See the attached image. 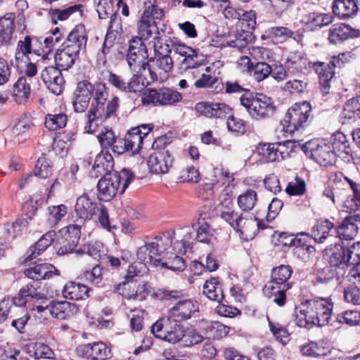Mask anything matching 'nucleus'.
Returning a JSON list of instances; mask_svg holds the SVG:
<instances>
[{
  "mask_svg": "<svg viewBox=\"0 0 360 360\" xmlns=\"http://www.w3.org/2000/svg\"><path fill=\"white\" fill-rule=\"evenodd\" d=\"M87 42L85 27L79 24L69 33L55 54L56 65L60 70H68L79 58V53L84 52Z\"/></svg>",
  "mask_w": 360,
  "mask_h": 360,
  "instance_id": "f257e3e1",
  "label": "nucleus"
},
{
  "mask_svg": "<svg viewBox=\"0 0 360 360\" xmlns=\"http://www.w3.org/2000/svg\"><path fill=\"white\" fill-rule=\"evenodd\" d=\"M154 152L149 156L148 165L150 171L157 174H164L174 172V146L165 136L157 138L153 143Z\"/></svg>",
  "mask_w": 360,
  "mask_h": 360,
  "instance_id": "f03ea898",
  "label": "nucleus"
},
{
  "mask_svg": "<svg viewBox=\"0 0 360 360\" xmlns=\"http://www.w3.org/2000/svg\"><path fill=\"white\" fill-rule=\"evenodd\" d=\"M292 269L289 265H280L271 270L270 281L264 285L263 291L278 306L283 307L286 302V291L291 289L292 282L289 280Z\"/></svg>",
  "mask_w": 360,
  "mask_h": 360,
  "instance_id": "7ed1b4c3",
  "label": "nucleus"
},
{
  "mask_svg": "<svg viewBox=\"0 0 360 360\" xmlns=\"http://www.w3.org/2000/svg\"><path fill=\"white\" fill-rule=\"evenodd\" d=\"M134 179V174L127 169L105 174L97 184L98 198L101 200L109 201L118 192L122 194Z\"/></svg>",
  "mask_w": 360,
  "mask_h": 360,
  "instance_id": "20e7f679",
  "label": "nucleus"
},
{
  "mask_svg": "<svg viewBox=\"0 0 360 360\" xmlns=\"http://www.w3.org/2000/svg\"><path fill=\"white\" fill-rule=\"evenodd\" d=\"M240 103L251 118L257 121L272 117L276 110L272 98L261 93L246 91L240 97Z\"/></svg>",
  "mask_w": 360,
  "mask_h": 360,
  "instance_id": "39448f33",
  "label": "nucleus"
},
{
  "mask_svg": "<svg viewBox=\"0 0 360 360\" xmlns=\"http://www.w3.org/2000/svg\"><path fill=\"white\" fill-rule=\"evenodd\" d=\"M85 85L88 88L90 98L92 100L89 110H92L94 112H100L105 117L115 116L119 108V98L117 96L112 97L105 107L109 96L105 84L101 82L91 84L86 80Z\"/></svg>",
  "mask_w": 360,
  "mask_h": 360,
  "instance_id": "423d86ee",
  "label": "nucleus"
},
{
  "mask_svg": "<svg viewBox=\"0 0 360 360\" xmlns=\"http://www.w3.org/2000/svg\"><path fill=\"white\" fill-rule=\"evenodd\" d=\"M311 108L308 102L295 103L286 112L281 124L285 132L292 134L307 127L311 120Z\"/></svg>",
  "mask_w": 360,
  "mask_h": 360,
  "instance_id": "0eeeda50",
  "label": "nucleus"
},
{
  "mask_svg": "<svg viewBox=\"0 0 360 360\" xmlns=\"http://www.w3.org/2000/svg\"><path fill=\"white\" fill-rule=\"evenodd\" d=\"M170 244L169 237L155 236L152 241L139 248L136 252L137 259L145 265L158 266L163 259L162 254H165Z\"/></svg>",
  "mask_w": 360,
  "mask_h": 360,
  "instance_id": "6e6552de",
  "label": "nucleus"
},
{
  "mask_svg": "<svg viewBox=\"0 0 360 360\" xmlns=\"http://www.w3.org/2000/svg\"><path fill=\"white\" fill-rule=\"evenodd\" d=\"M156 0H150L155 2ZM145 10L143 12L140 20L137 22V30L139 37L143 40H147L151 37L153 34L160 35L157 26V20H160L164 17V11L158 8L154 3L148 6L145 4Z\"/></svg>",
  "mask_w": 360,
  "mask_h": 360,
  "instance_id": "1a4fd4ad",
  "label": "nucleus"
},
{
  "mask_svg": "<svg viewBox=\"0 0 360 360\" xmlns=\"http://www.w3.org/2000/svg\"><path fill=\"white\" fill-rule=\"evenodd\" d=\"M180 323L166 316L151 326V332L156 338L175 344L181 341L184 335L185 328Z\"/></svg>",
  "mask_w": 360,
  "mask_h": 360,
  "instance_id": "9d476101",
  "label": "nucleus"
},
{
  "mask_svg": "<svg viewBox=\"0 0 360 360\" xmlns=\"http://www.w3.org/2000/svg\"><path fill=\"white\" fill-rule=\"evenodd\" d=\"M148 51L141 38L134 37L129 41L127 60L129 69L134 72H146Z\"/></svg>",
  "mask_w": 360,
  "mask_h": 360,
  "instance_id": "9b49d317",
  "label": "nucleus"
},
{
  "mask_svg": "<svg viewBox=\"0 0 360 360\" xmlns=\"http://www.w3.org/2000/svg\"><path fill=\"white\" fill-rule=\"evenodd\" d=\"M302 149L307 156L321 165H332L335 162V153L330 143L311 140L303 145Z\"/></svg>",
  "mask_w": 360,
  "mask_h": 360,
  "instance_id": "f8f14e48",
  "label": "nucleus"
},
{
  "mask_svg": "<svg viewBox=\"0 0 360 360\" xmlns=\"http://www.w3.org/2000/svg\"><path fill=\"white\" fill-rule=\"evenodd\" d=\"M182 99L181 94L169 88L147 89L141 97L143 105H172Z\"/></svg>",
  "mask_w": 360,
  "mask_h": 360,
  "instance_id": "ddd939ff",
  "label": "nucleus"
},
{
  "mask_svg": "<svg viewBox=\"0 0 360 360\" xmlns=\"http://www.w3.org/2000/svg\"><path fill=\"white\" fill-rule=\"evenodd\" d=\"M306 302L312 316V325L323 326L329 323L333 309L330 299L316 297Z\"/></svg>",
  "mask_w": 360,
  "mask_h": 360,
  "instance_id": "4468645a",
  "label": "nucleus"
},
{
  "mask_svg": "<svg viewBox=\"0 0 360 360\" xmlns=\"http://www.w3.org/2000/svg\"><path fill=\"white\" fill-rule=\"evenodd\" d=\"M146 72L148 78H146V84H151L155 82L162 80V73L169 72L174 65V61L170 55L154 56L146 60Z\"/></svg>",
  "mask_w": 360,
  "mask_h": 360,
  "instance_id": "2eb2a0df",
  "label": "nucleus"
},
{
  "mask_svg": "<svg viewBox=\"0 0 360 360\" xmlns=\"http://www.w3.org/2000/svg\"><path fill=\"white\" fill-rule=\"evenodd\" d=\"M98 212V206L94 200L86 194L77 198L75 205V212L71 214V220L73 222L84 224L91 220Z\"/></svg>",
  "mask_w": 360,
  "mask_h": 360,
  "instance_id": "dca6fc26",
  "label": "nucleus"
},
{
  "mask_svg": "<svg viewBox=\"0 0 360 360\" xmlns=\"http://www.w3.org/2000/svg\"><path fill=\"white\" fill-rule=\"evenodd\" d=\"M198 310L197 301L192 299L179 300L168 310L167 317L175 321H186Z\"/></svg>",
  "mask_w": 360,
  "mask_h": 360,
  "instance_id": "f3484780",
  "label": "nucleus"
},
{
  "mask_svg": "<svg viewBox=\"0 0 360 360\" xmlns=\"http://www.w3.org/2000/svg\"><path fill=\"white\" fill-rule=\"evenodd\" d=\"M41 78L51 93L55 95L63 93L65 82L61 70L54 66L46 67L41 72Z\"/></svg>",
  "mask_w": 360,
  "mask_h": 360,
  "instance_id": "a211bd4d",
  "label": "nucleus"
},
{
  "mask_svg": "<svg viewBox=\"0 0 360 360\" xmlns=\"http://www.w3.org/2000/svg\"><path fill=\"white\" fill-rule=\"evenodd\" d=\"M153 124H141L131 128L125 135L127 139L129 153L131 155L140 152L143 144L144 139L148 136L153 129Z\"/></svg>",
  "mask_w": 360,
  "mask_h": 360,
  "instance_id": "6ab92c4d",
  "label": "nucleus"
},
{
  "mask_svg": "<svg viewBox=\"0 0 360 360\" xmlns=\"http://www.w3.org/2000/svg\"><path fill=\"white\" fill-rule=\"evenodd\" d=\"M256 151L261 160L265 162H271L283 160L288 156V148L285 143H259Z\"/></svg>",
  "mask_w": 360,
  "mask_h": 360,
  "instance_id": "aec40b11",
  "label": "nucleus"
},
{
  "mask_svg": "<svg viewBox=\"0 0 360 360\" xmlns=\"http://www.w3.org/2000/svg\"><path fill=\"white\" fill-rule=\"evenodd\" d=\"M77 354L90 360H105L111 357V350L103 342L81 345L76 349Z\"/></svg>",
  "mask_w": 360,
  "mask_h": 360,
  "instance_id": "412c9836",
  "label": "nucleus"
},
{
  "mask_svg": "<svg viewBox=\"0 0 360 360\" xmlns=\"http://www.w3.org/2000/svg\"><path fill=\"white\" fill-rule=\"evenodd\" d=\"M196 111L207 117L224 118L231 109L224 103L200 102L195 105Z\"/></svg>",
  "mask_w": 360,
  "mask_h": 360,
  "instance_id": "4be33fe9",
  "label": "nucleus"
},
{
  "mask_svg": "<svg viewBox=\"0 0 360 360\" xmlns=\"http://www.w3.org/2000/svg\"><path fill=\"white\" fill-rule=\"evenodd\" d=\"M360 36V31L352 28L350 25L341 23L333 25L329 30L328 40L330 43L337 44L343 42L349 38Z\"/></svg>",
  "mask_w": 360,
  "mask_h": 360,
  "instance_id": "5701e85b",
  "label": "nucleus"
},
{
  "mask_svg": "<svg viewBox=\"0 0 360 360\" xmlns=\"http://www.w3.org/2000/svg\"><path fill=\"white\" fill-rule=\"evenodd\" d=\"M199 328L205 339H220L229 333V328L218 321L201 320Z\"/></svg>",
  "mask_w": 360,
  "mask_h": 360,
  "instance_id": "b1692460",
  "label": "nucleus"
},
{
  "mask_svg": "<svg viewBox=\"0 0 360 360\" xmlns=\"http://www.w3.org/2000/svg\"><path fill=\"white\" fill-rule=\"evenodd\" d=\"M78 311V307L74 303L67 301L50 302V314L56 319L66 320L75 316Z\"/></svg>",
  "mask_w": 360,
  "mask_h": 360,
  "instance_id": "393cba45",
  "label": "nucleus"
},
{
  "mask_svg": "<svg viewBox=\"0 0 360 360\" xmlns=\"http://www.w3.org/2000/svg\"><path fill=\"white\" fill-rule=\"evenodd\" d=\"M24 273L28 278L37 281L59 275V271L53 265L47 263L36 264L33 267L25 269Z\"/></svg>",
  "mask_w": 360,
  "mask_h": 360,
  "instance_id": "a878e982",
  "label": "nucleus"
},
{
  "mask_svg": "<svg viewBox=\"0 0 360 360\" xmlns=\"http://www.w3.org/2000/svg\"><path fill=\"white\" fill-rule=\"evenodd\" d=\"M360 221L358 214L347 217L338 227L336 233L341 240H352L358 233L356 222Z\"/></svg>",
  "mask_w": 360,
  "mask_h": 360,
  "instance_id": "bb28decb",
  "label": "nucleus"
},
{
  "mask_svg": "<svg viewBox=\"0 0 360 360\" xmlns=\"http://www.w3.org/2000/svg\"><path fill=\"white\" fill-rule=\"evenodd\" d=\"M265 32L269 39L276 43H283L290 38L297 42H300L302 39V36L298 32H293L290 29L283 26L269 27Z\"/></svg>",
  "mask_w": 360,
  "mask_h": 360,
  "instance_id": "cd10ccee",
  "label": "nucleus"
},
{
  "mask_svg": "<svg viewBox=\"0 0 360 360\" xmlns=\"http://www.w3.org/2000/svg\"><path fill=\"white\" fill-rule=\"evenodd\" d=\"M212 68L207 67L205 68L206 73L202 74L201 77L197 79L194 86L197 89H210L212 91L218 94L224 91V85L219 77L209 74Z\"/></svg>",
  "mask_w": 360,
  "mask_h": 360,
  "instance_id": "c85d7f7f",
  "label": "nucleus"
},
{
  "mask_svg": "<svg viewBox=\"0 0 360 360\" xmlns=\"http://www.w3.org/2000/svg\"><path fill=\"white\" fill-rule=\"evenodd\" d=\"M114 165L113 158L108 152L102 151L98 155L93 165L91 172V176L98 177L105 174L112 173L111 169Z\"/></svg>",
  "mask_w": 360,
  "mask_h": 360,
  "instance_id": "c756f323",
  "label": "nucleus"
},
{
  "mask_svg": "<svg viewBox=\"0 0 360 360\" xmlns=\"http://www.w3.org/2000/svg\"><path fill=\"white\" fill-rule=\"evenodd\" d=\"M333 13L340 19H347L354 16L359 10L355 0H334Z\"/></svg>",
  "mask_w": 360,
  "mask_h": 360,
  "instance_id": "7c9ffc66",
  "label": "nucleus"
},
{
  "mask_svg": "<svg viewBox=\"0 0 360 360\" xmlns=\"http://www.w3.org/2000/svg\"><path fill=\"white\" fill-rule=\"evenodd\" d=\"M253 39L252 33L244 30L230 32L226 37L227 46L238 50L246 49L249 43Z\"/></svg>",
  "mask_w": 360,
  "mask_h": 360,
  "instance_id": "2f4dec72",
  "label": "nucleus"
},
{
  "mask_svg": "<svg viewBox=\"0 0 360 360\" xmlns=\"http://www.w3.org/2000/svg\"><path fill=\"white\" fill-rule=\"evenodd\" d=\"M86 80H83L77 84L75 93V98L72 102L74 110L77 112H84L89 105L90 96L86 85Z\"/></svg>",
  "mask_w": 360,
  "mask_h": 360,
  "instance_id": "473e14b6",
  "label": "nucleus"
},
{
  "mask_svg": "<svg viewBox=\"0 0 360 360\" xmlns=\"http://www.w3.org/2000/svg\"><path fill=\"white\" fill-rule=\"evenodd\" d=\"M56 233L54 231H48L44 234L35 243L34 245L30 247L27 254L25 262H30L37 256L40 255L44 251L49 247L53 241Z\"/></svg>",
  "mask_w": 360,
  "mask_h": 360,
  "instance_id": "72a5a7b5",
  "label": "nucleus"
},
{
  "mask_svg": "<svg viewBox=\"0 0 360 360\" xmlns=\"http://www.w3.org/2000/svg\"><path fill=\"white\" fill-rule=\"evenodd\" d=\"M330 144L332 151H334L335 157L339 156L345 158L352 153L349 141L346 136L340 131L333 134L331 137V143Z\"/></svg>",
  "mask_w": 360,
  "mask_h": 360,
  "instance_id": "f704fd0d",
  "label": "nucleus"
},
{
  "mask_svg": "<svg viewBox=\"0 0 360 360\" xmlns=\"http://www.w3.org/2000/svg\"><path fill=\"white\" fill-rule=\"evenodd\" d=\"M15 18L10 13L0 18V46L11 43L15 31Z\"/></svg>",
  "mask_w": 360,
  "mask_h": 360,
  "instance_id": "c9c22d12",
  "label": "nucleus"
},
{
  "mask_svg": "<svg viewBox=\"0 0 360 360\" xmlns=\"http://www.w3.org/2000/svg\"><path fill=\"white\" fill-rule=\"evenodd\" d=\"M31 42L30 36H26L23 40L18 42L15 58L11 61L13 65L19 68L21 64L27 62L28 55L32 52Z\"/></svg>",
  "mask_w": 360,
  "mask_h": 360,
  "instance_id": "e433bc0d",
  "label": "nucleus"
},
{
  "mask_svg": "<svg viewBox=\"0 0 360 360\" xmlns=\"http://www.w3.org/2000/svg\"><path fill=\"white\" fill-rule=\"evenodd\" d=\"M333 21V17L327 13H309L302 17V22L311 29L328 25Z\"/></svg>",
  "mask_w": 360,
  "mask_h": 360,
  "instance_id": "4c0bfd02",
  "label": "nucleus"
},
{
  "mask_svg": "<svg viewBox=\"0 0 360 360\" xmlns=\"http://www.w3.org/2000/svg\"><path fill=\"white\" fill-rule=\"evenodd\" d=\"M30 95V82L25 77H20L13 84L12 96L16 103H25Z\"/></svg>",
  "mask_w": 360,
  "mask_h": 360,
  "instance_id": "58836bf2",
  "label": "nucleus"
},
{
  "mask_svg": "<svg viewBox=\"0 0 360 360\" xmlns=\"http://www.w3.org/2000/svg\"><path fill=\"white\" fill-rule=\"evenodd\" d=\"M333 228V223L329 220H319L311 229V236L316 243H322L329 236V233Z\"/></svg>",
  "mask_w": 360,
  "mask_h": 360,
  "instance_id": "ea45409f",
  "label": "nucleus"
},
{
  "mask_svg": "<svg viewBox=\"0 0 360 360\" xmlns=\"http://www.w3.org/2000/svg\"><path fill=\"white\" fill-rule=\"evenodd\" d=\"M203 293L210 300L221 303L224 299V293L221 286L217 278H211L207 280L203 285Z\"/></svg>",
  "mask_w": 360,
  "mask_h": 360,
  "instance_id": "a19ab883",
  "label": "nucleus"
},
{
  "mask_svg": "<svg viewBox=\"0 0 360 360\" xmlns=\"http://www.w3.org/2000/svg\"><path fill=\"white\" fill-rule=\"evenodd\" d=\"M314 65L319 74L321 90L323 94H327L329 92L330 82L334 76V72L329 65H326L324 63H315Z\"/></svg>",
  "mask_w": 360,
  "mask_h": 360,
  "instance_id": "79ce46f5",
  "label": "nucleus"
},
{
  "mask_svg": "<svg viewBox=\"0 0 360 360\" xmlns=\"http://www.w3.org/2000/svg\"><path fill=\"white\" fill-rule=\"evenodd\" d=\"M172 174L181 182L198 183L200 180V173L193 166L175 167Z\"/></svg>",
  "mask_w": 360,
  "mask_h": 360,
  "instance_id": "37998d69",
  "label": "nucleus"
},
{
  "mask_svg": "<svg viewBox=\"0 0 360 360\" xmlns=\"http://www.w3.org/2000/svg\"><path fill=\"white\" fill-rule=\"evenodd\" d=\"M162 258L160 265L163 267L179 271H184L186 267L185 260L177 254L167 252L162 254Z\"/></svg>",
  "mask_w": 360,
  "mask_h": 360,
  "instance_id": "c03bdc74",
  "label": "nucleus"
},
{
  "mask_svg": "<svg viewBox=\"0 0 360 360\" xmlns=\"http://www.w3.org/2000/svg\"><path fill=\"white\" fill-rule=\"evenodd\" d=\"M307 302L302 303L299 307H295L294 311V321L300 327H307L308 325H312V316L309 314Z\"/></svg>",
  "mask_w": 360,
  "mask_h": 360,
  "instance_id": "a18cd8bd",
  "label": "nucleus"
},
{
  "mask_svg": "<svg viewBox=\"0 0 360 360\" xmlns=\"http://www.w3.org/2000/svg\"><path fill=\"white\" fill-rule=\"evenodd\" d=\"M349 262L345 250V243L342 242V245H336L330 257V265L335 266L338 269L340 265L349 264Z\"/></svg>",
  "mask_w": 360,
  "mask_h": 360,
  "instance_id": "49530a36",
  "label": "nucleus"
},
{
  "mask_svg": "<svg viewBox=\"0 0 360 360\" xmlns=\"http://www.w3.org/2000/svg\"><path fill=\"white\" fill-rule=\"evenodd\" d=\"M22 288L30 302L47 300L45 294L42 292L41 283L37 281L32 280ZM42 303L44 304V302Z\"/></svg>",
  "mask_w": 360,
  "mask_h": 360,
  "instance_id": "de8ad7c7",
  "label": "nucleus"
},
{
  "mask_svg": "<svg viewBox=\"0 0 360 360\" xmlns=\"http://www.w3.org/2000/svg\"><path fill=\"white\" fill-rule=\"evenodd\" d=\"M76 11L82 12L81 4L73 5L65 9H51L49 14L51 18L52 22L56 25L58 20H65Z\"/></svg>",
  "mask_w": 360,
  "mask_h": 360,
  "instance_id": "09e8293b",
  "label": "nucleus"
},
{
  "mask_svg": "<svg viewBox=\"0 0 360 360\" xmlns=\"http://www.w3.org/2000/svg\"><path fill=\"white\" fill-rule=\"evenodd\" d=\"M257 200V193L254 190L248 189L238 197L237 202L243 211L247 212L253 209Z\"/></svg>",
  "mask_w": 360,
  "mask_h": 360,
  "instance_id": "8fccbe9b",
  "label": "nucleus"
},
{
  "mask_svg": "<svg viewBox=\"0 0 360 360\" xmlns=\"http://www.w3.org/2000/svg\"><path fill=\"white\" fill-rule=\"evenodd\" d=\"M343 116L349 120L360 117V96L350 98L345 104Z\"/></svg>",
  "mask_w": 360,
  "mask_h": 360,
  "instance_id": "3c124183",
  "label": "nucleus"
},
{
  "mask_svg": "<svg viewBox=\"0 0 360 360\" xmlns=\"http://www.w3.org/2000/svg\"><path fill=\"white\" fill-rule=\"evenodd\" d=\"M144 73V79L141 78L140 73L134 74V75L131 77L129 81L127 82V88L126 93H136L141 91L148 84H146V78H148V72Z\"/></svg>",
  "mask_w": 360,
  "mask_h": 360,
  "instance_id": "603ef678",
  "label": "nucleus"
},
{
  "mask_svg": "<svg viewBox=\"0 0 360 360\" xmlns=\"http://www.w3.org/2000/svg\"><path fill=\"white\" fill-rule=\"evenodd\" d=\"M204 335L193 328L184 330V338L181 340L184 347H191L200 344L205 340Z\"/></svg>",
  "mask_w": 360,
  "mask_h": 360,
  "instance_id": "864d4df0",
  "label": "nucleus"
},
{
  "mask_svg": "<svg viewBox=\"0 0 360 360\" xmlns=\"http://www.w3.org/2000/svg\"><path fill=\"white\" fill-rule=\"evenodd\" d=\"M338 269L333 266H326L318 271L316 281L321 284H328L334 280H338Z\"/></svg>",
  "mask_w": 360,
  "mask_h": 360,
  "instance_id": "5fc2aeb1",
  "label": "nucleus"
},
{
  "mask_svg": "<svg viewBox=\"0 0 360 360\" xmlns=\"http://www.w3.org/2000/svg\"><path fill=\"white\" fill-rule=\"evenodd\" d=\"M67 124V116L63 113L47 115L45 120V127L50 131H55L64 127Z\"/></svg>",
  "mask_w": 360,
  "mask_h": 360,
  "instance_id": "6e6d98bb",
  "label": "nucleus"
},
{
  "mask_svg": "<svg viewBox=\"0 0 360 360\" xmlns=\"http://www.w3.org/2000/svg\"><path fill=\"white\" fill-rule=\"evenodd\" d=\"M94 4L101 19H106L113 15L112 0H94Z\"/></svg>",
  "mask_w": 360,
  "mask_h": 360,
  "instance_id": "4d7b16f0",
  "label": "nucleus"
},
{
  "mask_svg": "<svg viewBox=\"0 0 360 360\" xmlns=\"http://www.w3.org/2000/svg\"><path fill=\"white\" fill-rule=\"evenodd\" d=\"M48 211V221L49 224L53 226L58 224L61 219L66 215L68 208L66 205L61 204L56 206L53 205L49 207Z\"/></svg>",
  "mask_w": 360,
  "mask_h": 360,
  "instance_id": "13d9d810",
  "label": "nucleus"
},
{
  "mask_svg": "<svg viewBox=\"0 0 360 360\" xmlns=\"http://www.w3.org/2000/svg\"><path fill=\"white\" fill-rule=\"evenodd\" d=\"M259 225L260 224L256 218H249L246 225L238 233L245 240H252L257 235Z\"/></svg>",
  "mask_w": 360,
  "mask_h": 360,
  "instance_id": "bf43d9fd",
  "label": "nucleus"
},
{
  "mask_svg": "<svg viewBox=\"0 0 360 360\" xmlns=\"http://www.w3.org/2000/svg\"><path fill=\"white\" fill-rule=\"evenodd\" d=\"M300 350L303 355L309 356H326L330 352L328 349L314 342L302 345Z\"/></svg>",
  "mask_w": 360,
  "mask_h": 360,
  "instance_id": "052dcab7",
  "label": "nucleus"
},
{
  "mask_svg": "<svg viewBox=\"0 0 360 360\" xmlns=\"http://www.w3.org/2000/svg\"><path fill=\"white\" fill-rule=\"evenodd\" d=\"M152 44L154 56L170 55L172 51V45L170 46L167 41H163L160 35H155L150 42Z\"/></svg>",
  "mask_w": 360,
  "mask_h": 360,
  "instance_id": "680f3d73",
  "label": "nucleus"
},
{
  "mask_svg": "<svg viewBox=\"0 0 360 360\" xmlns=\"http://www.w3.org/2000/svg\"><path fill=\"white\" fill-rule=\"evenodd\" d=\"M254 79L257 82H261L268 77L271 72V67L264 62H258L255 65H252V70Z\"/></svg>",
  "mask_w": 360,
  "mask_h": 360,
  "instance_id": "e2e57ef3",
  "label": "nucleus"
},
{
  "mask_svg": "<svg viewBox=\"0 0 360 360\" xmlns=\"http://www.w3.org/2000/svg\"><path fill=\"white\" fill-rule=\"evenodd\" d=\"M268 321L270 330L276 340L283 345H286L290 340L289 333L287 330L278 323H274L269 319Z\"/></svg>",
  "mask_w": 360,
  "mask_h": 360,
  "instance_id": "0e129e2a",
  "label": "nucleus"
},
{
  "mask_svg": "<svg viewBox=\"0 0 360 360\" xmlns=\"http://www.w3.org/2000/svg\"><path fill=\"white\" fill-rule=\"evenodd\" d=\"M52 166L50 162L44 157H40L35 165L34 176L46 179L51 174Z\"/></svg>",
  "mask_w": 360,
  "mask_h": 360,
  "instance_id": "69168bd1",
  "label": "nucleus"
},
{
  "mask_svg": "<svg viewBox=\"0 0 360 360\" xmlns=\"http://www.w3.org/2000/svg\"><path fill=\"white\" fill-rule=\"evenodd\" d=\"M337 321L349 326H357L360 323V312L356 310L345 311L338 314Z\"/></svg>",
  "mask_w": 360,
  "mask_h": 360,
  "instance_id": "338daca9",
  "label": "nucleus"
},
{
  "mask_svg": "<svg viewBox=\"0 0 360 360\" xmlns=\"http://www.w3.org/2000/svg\"><path fill=\"white\" fill-rule=\"evenodd\" d=\"M306 191L305 181L298 176H296L294 181L288 183L285 191L290 195H301Z\"/></svg>",
  "mask_w": 360,
  "mask_h": 360,
  "instance_id": "774afa93",
  "label": "nucleus"
}]
</instances>
